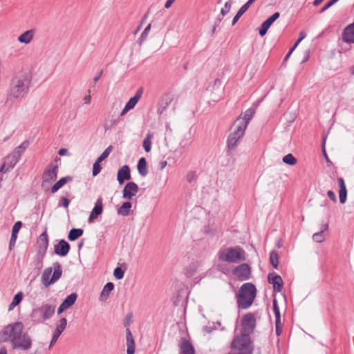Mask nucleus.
<instances>
[{"instance_id":"nucleus-1","label":"nucleus","mask_w":354,"mask_h":354,"mask_svg":"<svg viewBox=\"0 0 354 354\" xmlns=\"http://www.w3.org/2000/svg\"><path fill=\"white\" fill-rule=\"evenodd\" d=\"M32 79V74L29 68H23L12 77L6 100L7 106L18 104L27 95Z\"/></svg>"},{"instance_id":"nucleus-2","label":"nucleus","mask_w":354,"mask_h":354,"mask_svg":"<svg viewBox=\"0 0 354 354\" xmlns=\"http://www.w3.org/2000/svg\"><path fill=\"white\" fill-rule=\"evenodd\" d=\"M10 342L12 350L27 351L31 348V336L24 331V324L16 322L5 326L0 332V343Z\"/></svg>"},{"instance_id":"nucleus-3","label":"nucleus","mask_w":354,"mask_h":354,"mask_svg":"<svg viewBox=\"0 0 354 354\" xmlns=\"http://www.w3.org/2000/svg\"><path fill=\"white\" fill-rule=\"evenodd\" d=\"M257 296V288L252 283H243L236 294V303L239 308L247 309L250 307Z\"/></svg>"},{"instance_id":"nucleus-4","label":"nucleus","mask_w":354,"mask_h":354,"mask_svg":"<svg viewBox=\"0 0 354 354\" xmlns=\"http://www.w3.org/2000/svg\"><path fill=\"white\" fill-rule=\"evenodd\" d=\"M220 261L228 263H239L246 259L245 250L240 246L221 248L217 253Z\"/></svg>"},{"instance_id":"nucleus-5","label":"nucleus","mask_w":354,"mask_h":354,"mask_svg":"<svg viewBox=\"0 0 354 354\" xmlns=\"http://www.w3.org/2000/svg\"><path fill=\"white\" fill-rule=\"evenodd\" d=\"M239 122H234L230 127V133L227 136L226 144L229 150H234L243 138L246 129L239 124Z\"/></svg>"},{"instance_id":"nucleus-6","label":"nucleus","mask_w":354,"mask_h":354,"mask_svg":"<svg viewBox=\"0 0 354 354\" xmlns=\"http://www.w3.org/2000/svg\"><path fill=\"white\" fill-rule=\"evenodd\" d=\"M53 268L54 272L50 279V277L53 271V268L51 267L46 268L42 274L41 282L46 288L55 283L62 277V270L60 263L58 262L54 263Z\"/></svg>"},{"instance_id":"nucleus-7","label":"nucleus","mask_w":354,"mask_h":354,"mask_svg":"<svg viewBox=\"0 0 354 354\" xmlns=\"http://www.w3.org/2000/svg\"><path fill=\"white\" fill-rule=\"evenodd\" d=\"M232 348L245 354H252L253 348L250 346V334L241 332V335L236 336L232 341Z\"/></svg>"},{"instance_id":"nucleus-8","label":"nucleus","mask_w":354,"mask_h":354,"mask_svg":"<svg viewBox=\"0 0 354 354\" xmlns=\"http://www.w3.org/2000/svg\"><path fill=\"white\" fill-rule=\"evenodd\" d=\"M59 160V158H57L53 162H51L48 166L45 169L43 174H42V182L41 186L44 187L46 183H50L51 182L55 180L57 177L58 174V164L57 161Z\"/></svg>"},{"instance_id":"nucleus-9","label":"nucleus","mask_w":354,"mask_h":354,"mask_svg":"<svg viewBox=\"0 0 354 354\" xmlns=\"http://www.w3.org/2000/svg\"><path fill=\"white\" fill-rule=\"evenodd\" d=\"M241 332L251 334L256 326V319L252 313L245 314L241 319Z\"/></svg>"},{"instance_id":"nucleus-10","label":"nucleus","mask_w":354,"mask_h":354,"mask_svg":"<svg viewBox=\"0 0 354 354\" xmlns=\"http://www.w3.org/2000/svg\"><path fill=\"white\" fill-rule=\"evenodd\" d=\"M233 274L239 281H246L250 278L251 268L247 263H242L236 266L233 270Z\"/></svg>"},{"instance_id":"nucleus-11","label":"nucleus","mask_w":354,"mask_h":354,"mask_svg":"<svg viewBox=\"0 0 354 354\" xmlns=\"http://www.w3.org/2000/svg\"><path fill=\"white\" fill-rule=\"evenodd\" d=\"M255 114V109L249 108L243 114H241L234 122H239V124L241 125L245 129H247L250 120L252 119Z\"/></svg>"},{"instance_id":"nucleus-12","label":"nucleus","mask_w":354,"mask_h":354,"mask_svg":"<svg viewBox=\"0 0 354 354\" xmlns=\"http://www.w3.org/2000/svg\"><path fill=\"white\" fill-rule=\"evenodd\" d=\"M139 187L133 182H129L126 184L122 191V198L131 200L138 192Z\"/></svg>"},{"instance_id":"nucleus-13","label":"nucleus","mask_w":354,"mask_h":354,"mask_svg":"<svg viewBox=\"0 0 354 354\" xmlns=\"http://www.w3.org/2000/svg\"><path fill=\"white\" fill-rule=\"evenodd\" d=\"M70 248V244L64 239L59 241V242L54 245L55 253L61 257L66 256L69 252Z\"/></svg>"},{"instance_id":"nucleus-14","label":"nucleus","mask_w":354,"mask_h":354,"mask_svg":"<svg viewBox=\"0 0 354 354\" xmlns=\"http://www.w3.org/2000/svg\"><path fill=\"white\" fill-rule=\"evenodd\" d=\"M279 16L280 13L276 12L263 22L259 31V33L261 37L264 36L266 34L270 26L279 17Z\"/></svg>"},{"instance_id":"nucleus-15","label":"nucleus","mask_w":354,"mask_h":354,"mask_svg":"<svg viewBox=\"0 0 354 354\" xmlns=\"http://www.w3.org/2000/svg\"><path fill=\"white\" fill-rule=\"evenodd\" d=\"M268 281L273 285L274 291L281 292L283 289V280L279 274L270 273L268 276Z\"/></svg>"},{"instance_id":"nucleus-16","label":"nucleus","mask_w":354,"mask_h":354,"mask_svg":"<svg viewBox=\"0 0 354 354\" xmlns=\"http://www.w3.org/2000/svg\"><path fill=\"white\" fill-rule=\"evenodd\" d=\"M180 354H195V350L191 342L185 337H182L179 342Z\"/></svg>"},{"instance_id":"nucleus-17","label":"nucleus","mask_w":354,"mask_h":354,"mask_svg":"<svg viewBox=\"0 0 354 354\" xmlns=\"http://www.w3.org/2000/svg\"><path fill=\"white\" fill-rule=\"evenodd\" d=\"M328 223H322L319 227V231L313 234L312 239L313 240L318 243H323L326 239L325 232L328 230Z\"/></svg>"},{"instance_id":"nucleus-18","label":"nucleus","mask_w":354,"mask_h":354,"mask_svg":"<svg viewBox=\"0 0 354 354\" xmlns=\"http://www.w3.org/2000/svg\"><path fill=\"white\" fill-rule=\"evenodd\" d=\"M131 179V171L127 165H123L118 171L117 180L120 185Z\"/></svg>"},{"instance_id":"nucleus-19","label":"nucleus","mask_w":354,"mask_h":354,"mask_svg":"<svg viewBox=\"0 0 354 354\" xmlns=\"http://www.w3.org/2000/svg\"><path fill=\"white\" fill-rule=\"evenodd\" d=\"M342 40L347 44L354 43V22L348 25L344 29Z\"/></svg>"},{"instance_id":"nucleus-20","label":"nucleus","mask_w":354,"mask_h":354,"mask_svg":"<svg viewBox=\"0 0 354 354\" xmlns=\"http://www.w3.org/2000/svg\"><path fill=\"white\" fill-rule=\"evenodd\" d=\"M102 211H103L102 198L101 197H100L97 200V201L95 204V206L93 208V209L90 214L88 221H93L94 219H95L99 215H100L102 213Z\"/></svg>"},{"instance_id":"nucleus-21","label":"nucleus","mask_w":354,"mask_h":354,"mask_svg":"<svg viewBox=\"0 0 354 354\" xmlns=\"http://www.w3.org/2000/svg\"><path fill=\"white\" fill-rule=\"evenodd\" d=\"M339 183V198L341 204H344L347 198V189L345 185L344 180L342 177L337 178Z\"/></svg>"},{"instance_id":"nucleus-22","label":"nucleus","mask_w":354,"mask_h":354,"mask_svg":"<svg viewBox=\"0 0 354 354\" xmlns=\"http://www.w3.org/2000/svg\"><path fill=\"white\" fill-rule=\"evenodd\" d=\"M39 250L38 252H46L48 246V236L46 231L43 232L38 239Z\"/></svg>"},{"instance_id":"nucleus-23","label":"nucleus","mask_w":354,"mask_h":354,"mask_svg":"<svg viewBox=\"0 0 354 354\" xmlns=\"http://www.w3.org/2000/svg\"><path fill=\"white\" fill-rule=\"evenodd\" d=\"M171 100H172V99L169 94H166V95H164L163 96H162V97L160 98V100L158 102L157 113L159 115L162 114L164 111L167 108V106L171 103Z\"/></svg>"},{"instance_id":"nucleus-24","label":"nucleus","mask_w":354,"mask_h":354,"mask_svg":"<svg viewBox=\"0 0 354 354\" xmlns=\"http://www.w3.org/2000/svg\"><path fill=\"white\" fill-rule=\"evenodd\" d=\"M35 29H30L24 32H23L21 35H20L17 40L19 43L28 44L31 42L32 40L34 35H35Z\"/></svg>"},{"instance_id":"nucleus-25","label":"nucleus","mask_w":354,"mask_h":354,"mask_svg":"<svg viewBox=\"0 0 354 354\" xmlns=\"http://www.w3.org/2000/svg\"><path fill=\"white\" fill-rule=\"evenodd\" d=\"M41 309L43 312V318L48 320L53 317L55 312V306L46 304L41 306Z\"/></svg>"},{"instance_id":"nucleus-26","label":"nucleus","mask_w":354,"mask_h":354,"mask_svg":"<svg viewBox=\"0 0 354 354\" xmlns=\"http://www.w3.org/2000/svg\"><path fill=\"white\" fill-rule=\"evenodd\" d=\"M21 226H22L21 221H17L14 224L12 229V234H11V237L10 239V243H9L10 250H11L12 246L15 245V244L16 243L18 232H19L20 228L21 227Z\"/></svg>"},{"instance_id":"nucleus-27","label":"nucleus","mask_w":354,"mask_h":354,"mask_svg":"<svg viewBox=\"0 0 354 354\" xmlns=\"http://www.w3.org/2000/svg\"><path fill=\"white\" fill-rule=\"evenodd\" d=\"M143 88L142 87L139 88L135 93L134 96L129 99L125 106L130 110L133 109L141 98Z\"/></svg>"},{"instance_id":"nucleus-28","label":"nucleus","mask_w":354,"mask_h":354,"mask_svg":"<svg viewBox=\"0 0 354 354\" xmlns=\"http://www.w3.org/2000/svg\"><path fill=\"white\" fill-rule=\"evenodd\" d=\"M147 164V163L145 158L142 157L139 159L137 168L139 174L142 177H145L148 174Z\"/></svg>"},{"instance_id":"nucleus-29","label":"nucleus","mask_w":354,"mask_h":354,"mask_svg":"<svg viewBox=\"0 0 354 354\" xmlns=\"http://www.w3.org/2000/svg\"><path fill=\"white\" fill-rule=\"evenodd\" d=\"M19 160L18 158H17L13 153H11L8 154L5 158V162H4L7 165V168L6 169V171L13 169Z\"/></svg>"},{"instance_id":"nucleus-30","label":"nucleus","mask_w":354,"mask_h":354,"mask_svg":"<svg viewBox=\"0 0 354 354\" xmlns=\"http://www.w3.org/2000/svg\"><path fill=\"white\" fill-rule=\"evenodd\" d=\"M71 180V177L66 176L61 178L58 181H57L51 187L50 192L52 194H55L57 192L61 187H62L68 181Z\"/></svg>"},{"instance_id":"nucleus-31","label":"nucleus","mask_w":354,"mask_h":354,"mask_svg":"<svg viewBox=\"0 0 354 354\" xmlns=\"http://www.w3.org/2000/svg\"><path fill=\"white\" fill-rule=\"evenodd\" d=\"M29 142L28 140L24 141L19 146L16 147L12 152L17 158L20 159L21 155L24 153L25 150L28 147Z\"/></svg>"},{"instance_id":"nucleus-32","label":"nucleus","mask_w":354,"mask_h":354,"mask_svg":"<svg viewBox=\"0 0 354 354\" xmlns=\"http://www.w3.org/2000/svg\"><path fill=\"white\" fill-rule=\"evenodd\" d=\"M31 317L33 322L36 323H43L46 321V319L43 318V312L41 309V307L35 308L32 310Z\"/></svg>"},{"instance_id":"nucleus-33","label":"nucleus","mask_w":354,"mask_h":354,"mask_svg":"<svg viewBox=\"0 0 354 354\" xmlns=\"http://www.w3.org/2000/svg\"><path fill=\"white\" fill-rule=\"evenodd\" d=\"M132 207L131 203L124 202L122 206L118 209L117 212L119 215L127 216L130 214V209Z\"/></svg>"},{"instance_id":"nucleus-34","label":"nucleus","mask_w":354,"mask_h":354,"mask_svg":"<svg viewBox=\"0 0 354 354\" xmlns=\"http://www.w3.org/2000/svg\"><path fill=\"white\" fill-rule=\"evenodd\" d=\"M84 233V230L81 228H72L68 233V239L71 241H74L80 237Z\"/></svg>"},{"instance_id":"nucleus-35","label":"nucleus","mask_w":354,"mask_h":354,"mask_svg":"<svg viewBox=\"0 0 354 354\" xmlns=\"http://www.w3.org/2000/svg\"><path fill=\"white\" fill-rule=\"evenodd\" d=\"M45 256V253L38 252L35 256L33 261L35 268L39 271L43 268V259Z\"/></svg>"},{"instance_id":"nucleus-36","label":"nucleus","mask_w":354,"mask_h":354,"mask_svg":"<svg viewBox=\"0 0 354 354\" xmlns=\"http://www.w3.org/2000/svg\"><path fill=\"white\" fill-rule=\"evenodd\" d=\"M153 137L152 133H148L142 142V147L147 153L149 152L151 149V140Z\"/></svg>"},{"instance_id":"nucleus-37","label":"nucleus","mask_w":354,"mask_h":354,"mask_svg":"<svg viewBox=\"0 0 354 354\" xmlns=\"http://www.w3.org/2000/svg\"><path fill=\"white\" fill-rule=\"evenodd\" d=\"M77 297V295L76 293H71V295L66 297V299L62 301V304H63L64 306L66 307V308H68L75 304Z\"/></svg>"},{"instance_id":"nucleus-38","label":"nucleus","mask_w":354,"mask_h":354,"mask_svg":"<svg viewBox=\"0 0 354 354\" xmlns=\"http://www.w3.org/2000/svg\"><path fill=\"white\" fill-rule=\"evenodd\" d=\"M120 121V117L115 118L113 116H111V118L106 120L104 124V129L106 131L110 130L113 126L116 125Z\"/></svg>"},{"instance_id":"nucleus-39","label":"nucleus","mask_w":354,"mask_h":354,"mask_svg":"<svg viewBox=\"0 0 354 354\" xmlns=\"http://www.w3.org/2000/svg\"><path fill=\"white\" fill-rule=\"evenodd\" d=\"M114 285L112 282H108L103 288L100 297L102 299L103 297H106L109 296V293L113 290Z\"/></svg>"},{"instance_id":"nucleus-40","label":"nucleus","mask_w":354,"mask_h":354,"mask_svg":"<svg viewBox=\"0 0 354 354\" xmlns=\"http://www.w3.org/2000/svg\"><path fill=\"white\" fill-rule=\"evenodd\" d=\"M270 264L277 269L279 265V254L277 251L272 250L270 253Z\"/></svg>"},{"instance_id":"nucleus-41","label":"nucleus","mask_w":354,"mask_h":354,"mask_svg":"<svg viewBox=\"0 0 354 354\" xmlns=\"http://www.w3.org/2000/svg\"><path fill=\"white\" fill-rule=\"evenodd\" d=\"M272 307H273V312L275 316V322H281V315H280V310L278 305V302L276 299H274L272 301Z\"/></svg>"},{"instance_id":"nucleus-42","label":"nucleus","mask_w":354,"mask_h":354,"mask_svg":"<svg viewBox=\"0 0 354 354\" xmlns=\"http://www.w3.org/2000/svg\"><path fill=\"white\" fill-rule=\"evenodd\" d=\"M67 325V319L65 317H62L59 320V324H57L55 331L57 333L62 334V332L65 330Z\"/></svg>"},{"instance_id":"nucleus-43","label":"nucleus","mask_w":354,"mask_h":354,"mask_svg":"<svg viewBox=\"0 0 354 354\" xmlns=\"http://www.w3.org/2000/svg\"><path fill=\"white\" fill-rule=\"evenodd\" d=\"M282 161L286 165L292 166L297 163V160L292 153H288L283 156Z\"/></svg>"},{"instance_id":"nucleus-44","label":"nucleus","mask_w":354,"mask_h":354,"mask_svg":"<svg viewBox=\"0 0 354 354\" xmlns=\"http://www.w3.org/2000/svg\"><path fill=\"white\" fill-rule=\"evenodd\" d=\"M113 149V147L111 145L109 146L102 153V154L97 158V159L96 160L98 162H102L103 161L104 159H106L109 155L110 154V153L111 152Z\"/></svg>"},{"instance_id":"nucleus-45","label":"nucleus","mask_w":354,"mask_h":354,"mask_svg":"<svg viewBox=\"0 0 354 354\" xmlns=\"http://www.w3.org/2000/svg\"><path fill=\"white\" fill-rule=\"evenodd\" d=\"M151 24H148L147 26L145 28L144 31L142 32L139 38L140 44H141L147 39L148 33L151 30Z\"/></svg>"},{"instance_id":"nucleus-46","label":"nucleus","mask_w":354,"mask_h":354,"mask_svg":"<svg viewBox=\"0 0 354 354\" xmlns=\"http://www.w3.org/2000/svg\"><path fill=\"white\" fill-rule=\"evenodd\" d=\"M124 270L120 267H117L113 271V276L117 279H122L124 277Z\"/></svg>"},{"instance_id":"nucleus-47","label":"nucleus","mask_w":354,"mask_h":354,"mask_svg":"<svg viewBox=\"0 0 354 354\" xmlns=\"http://www.w3.org/2000/svg\"><path fill=\"white\" fill-rule=\"evenodd\" d=\"M231 6H232V3L230 1H227L225 3L224 7L222 8L221 10V15L222 17L225 16L230 12V10L231 9Z\"/></svg>"},{"instance_id":"nucleus-48","label":"nucleus","mask_w":354,"mask_h":354,"mask_svg":"<svg viewBox=\"0 0 354 354\" xmlns=\"http://www.w3.org/2000/svg\"><path fill=\"white\" fill-rule=\"evenodd\" d=\"M339 0H330L328 1L319 11V13L324 12L327 9H328L330 7L333 6L335 3H336Z\"/></svg>"},{"instance_id":"nucleus-49","label":"nucleus","mask_w":354,"mask_h":354,"mask_svg":"<svg viewBox=\"0 0 354 354\" xmlns=\"http://www.w3.org/2000/svg\"><path fill=\"white\" fill-rule=\"evenodd\" d=\"M100 162L95 161L93 165V176H97L101 171L102 167L100 166Z\"/></svg>"},{"instance_id":"nucleus-50","label":"nucleus","mask_w":354,"mask_h":354,"mask_svg":"<svg viewBox=\"0 0 354 354\" xmlns=\"http://www.w3.org/2000/svg\"><path fill=\"white\" fill-rule=\"evenodd\" d=\"M127 352H130L132 354L135 353V342L133 340L127 341Z\"/></svg>"},{"instance_id":"nucleus-51","label":"nucleus","mask_w":354,"mask_h":354,"mask_svg":"<svg viewBox=\"0 0 354 354\" xmlns=\"http://www.w3.org/2000/svg\"><path fill=\"white\" fill-rule=\"evenodd\" d=\"M245 12L241 8H240V9L238 10L237 13L236 14V15L234 17L233 19H232V25L234 26L236 24V23L239 21V19H240V17L245 13Z\"/></svg>"},{"instance_id":"nucleus-52","label":"nucleus","mask_w":354,"mask_h":354,"mask_svg":"<svg viewBox=\"0 0 354 354\" xmlns=\"http://www.w3.org/2000/svg\"><path fill=\"white\" fill-rule=\"evenodd\" d=\"M23 299V292H19L18 293H17L13 299H12V301L16 304L17 305H19L21 301H22Z\"/></svg>"},{"instance_id":"nucleus-53","label":"nucleus","mask_w":354,"mask_h":354,"mask_svg":"<svg viewBox=\"0 0 354 354\" xmlns=\"http://www.w3.org/2000/svg\"><path fill=\"white\" fill-rule=\"evenodd\" d=\"M59 336L60 334L57 333V332L55 331L53 332V337L50 342L49 348H51L56 343Z\"/></svg>"},{"instance_id":"nucleus-54","label":"nucleus","mask_w":354,"mask_h":354,"mask_svg":"<svg viewBox=\"0 0 354 354\" xmlns=\"http://www.w3.org/2000/svg\"><path fill=\"white\" fill-rule=\"evenodd\" d=\"M59 203L64 207L67 208L69 205L70 201L66 197H61Z\"/></svg>"},{"instance_id":"nucleus-55","label":"nucleus","mask_w":354,"mask_h":354,"mask_svg":"<svg viewBox=\"0 0 354 354\" xmlns=\"http://www.w3.org/2000/svg\"><path fill=\"white\" fill-rule=\"evenodd\" d=\"M327 196H328V198L333 202V203H336L337 202V198H336V196H335V194L334 193L333 191L332 190H328L327 192Z\"/></svg>"},{"instance_id":"nucleus-56","label":"nucleus","mask_w":354,"mask_h":354,"mask_svg":"<svg viewBox=\"0 0 354 354\" xmlns=\"http://www.w3.org/2000/svg\"><path fill=\"white\" fill-rule=\"evenodd\" d=\"M306 37V34L305 32L304 31H301L300 33H299V39H297V41H296V43L294 45V48H296L297 46V45Z\"/></svg>"},{"instance_id":"nucleus-57","label":"nucleus","mask_w":354,"mask_h":354,"mask_svg":"<svg viewBox=\"0 0 354 354\" xmlns=\"http://www.w3.org/2000/svg\"><path fill=\"white\" fill-rule=\"evenodd\" d=\"M275 326H276V334L277 335L279 336L282 333V324L281 322H275Z\"/></svg>"},{"instance_id":"nucleus-58","label":"nucleus","mask_w":354,"mask_h":354,"mask_svg":"<svg viewBox=\"0 0 354 354\" xmlns=\"http://www.w3.org/2000/svg\"><path fill=\"white\" fill-rule=\"evenodd\" d=\"M254 2L253 0H248L244 5H243L241 8L246 12L250 6Z\"/></svg>"},{"instance_id":"nucleus-59","label":"nucleus","mask_w":354,"mask_h":354,"mask_svg":"<svg viewBox=\"0 0 354 354\" xmlns=\"http://www.w3.org/2000/svg\"><path fill=\"white\" fill-rule=\"evenodd\" d=\"M254 2L253 0H248L244 5H243L241 8L246 12L250 6Z\"/></svg>"},{"instance_id":"nucleus-60","label":"nucleus","mask_w":354,"mask_h":354,"mask_svg":"<svg viewBox=\"0 0 354 354\" xmlns=\"http://www.w3.org/2000/svg\"><path fill=\"white\" fill-rule=\"evenodd\" d=\"M254 2L253 0H248L244 5H243L241 8L246 12L250 6Z\"/></svg>"},{"instance_id":"nucleus-61","label":"nucleus","mask_w":354,"mask_h":354,"mask_svg":"<svg viewBox=\"0 0 354 354\" xmlns=\"http://www.w3.org/2000/svg\"><path fill=\"white\" fill-rule=\"evenodd\" d=\"M325 139H324L323 140V142H322V147H323V149H322V152H323V155L326 160L327 162H330L327 154H326V150H325Z\"/></svg>"},{"instance_id":"nucleus-62","label":"nucleus","mask_w":354,"mask_h":354,"mask_svg":"<svg viewBox=\"0 0 354 354\" xmlns=\"http://www.w3.org/2000/svg\"><path fill=\"white\" fill-rule=\"evenodd\" d=\"M126 338H127V341L134 339L129 328H127Z\"/></svg>"},{"instance_id":"nucleus-63","label":"nucleus","mask_w":354,"mask_h":354,"mask_svg":"<svg viewBox=\"0 0 354 354\" xmlns=\"http://www.w3.org/2000/svg\"><path fill=\"white\" fill-rule=\"evenodd\" d=\"M194 178L195 174L194 172H189L187 175V180L189 183H191Z\"/></svg>"},{"instance_id":"nucleus-64","label":"nucleus","mask_w":354,"mask_h":354,"mask_svg":"<svg viewBox=\"0 0 354 354\" xmlns=\"http://www.w3.org/2000/svg\"><path fill=\"white\" fill-rule=\"evenodd\" d=\"M222 19H223V17H222V16L218 15V16L216 18V19H215V21H214V25H215V26H219V25H220V24H221V22Z\"/></svg>"}]
</instances>
